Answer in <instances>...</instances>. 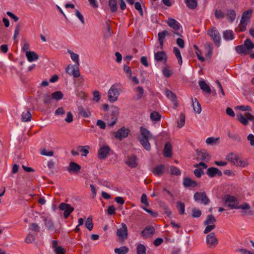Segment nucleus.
Masks as SVG:
<instances>
[{
  "label": "nucleus",
  "instance_id": "f257e3e1",
  "mask_svg": "<svg viewBox=\"0 0 254 254\" xmlns=\"http://www.w3.org/2000/svg\"><path fill=\"white\" fill-rule=\"evenodd\" d=\"M239 201L234 196L230 195H226L225 196V204L230 209H241L243 210L241 212L242 215H253L254 212L251 209V207L249 203H244L241 205H239Z\"/></svg>",
  "mask_w": 254,
  "mask_h": 254
},
{
  "label": "nucleus",
  "instance_id": "f03ea898",
  "mask_svg": "<svg viewBox=\"0 0 254 254\" xmlns=\"http://www.w3.org/2000/svg\"><path fill=\"white\" fill-rule=\"evenodd\" d=\"M119 114V109L116 106H112L111 108L110 113L105 117V119L107 122L108 126L113 127L116 124Z\"/></svg>",
  "mask_w": 254,
  "mask_h": 254
},
{
  "label": "nucleus",
  "instance_id": "7ed1b4c3",
  "mask_svg": "<svg viewBox=\"0 0 254 254\" xmlns=\"http://www.w3.org/2000/svg\"><path fill=\"white\" fill-rule=\"evenodd\" d=\"M252 13L253 10L252 9L246 10L243 13L239 25L240 31L243 32L246 30L247 25L250 20Z\"/></svg>",
  "mask_w": 254,
  "mask_h": 254
},
{
  "label": "nucleus",
  "instance_id": "20e7f679",
  "mask_svg": "<svg viewBox=\"0 0 254 254\" xmlns=\"http://www.w3.org/2000/svg\"><path fill=\"white\" fill-rule=\"evenodd\" d=\"M226 159L237 166L244 167L247 165V163L242 160L235 153H231L227 155Z\"/></svg>",
  "mask_w": 254,
  "mask_h": 254
},
{
  "label": "nucleus",
  "instance_id": "39448f33",
  "mask_svg": "<svg viewBox=\"0 0 254 254\" xmlns=\"http://www.w3.org/2000/svg\"><path fill=\"white\" fill-rule=\"evenodd\" d=\"M208 35L211 37L212 40L217 47L221 44V36L218 30L215 27H213L207 31Z\"/></svg>",
  "mask_w": 254,
  "mask_h": 254
},
{
  "label": "nucleus",
  "instance_id": "423d86ee",
  "mask_svg": "<svg viewBox=\"0 0 254 254\" xmlns=\"http://www.w3.org/2000/svg\"><path fill=\"white\" fill-rule=\"evenodd\" d=\"M108 99L111 102H114L120 94V90L117 88V85H113L108 91Z\"/></svg>",
  "mask_w": 254,
  "mask_h": 254
},
{
  "label": "nucleus",
  "instance_id": "0eeeda50",
  "mask_svg": "<svg viewBox=\"0 0 254 254\" xmlns=\"http://www.w3.org/2000/svg\"><path fill=\"white\" fill-rule=\"evenodd\" d=\"M237 120L243 125H248L249 121L254 122V116L249 113H246L244 115L240 113L237 115Z\"/></svg>",
  "mask_w": 254,
  "mask_h": 254
},
{
  "label": "nucleus",
  "instance_id": "6e6552de",
  "mask_svg": "<svg viewBox=\"0 0 254 254\" xmlns=\"http://www.w3.org/2000/svg\"><path fill=\"white\" fill-rule=\"evenodd\" d=\"M59 208L64 212V216L65 218H67L74 211V208L70 204L64 202L60 203Z\"/></svg>",
  "mask_w": 254,
  "mask_h": 254
},
{
  "label": "nucleus",
  "instance_id": "1a4fd4ad",
  "mask_svg": "<svg viewBox=\"0 0 254 254\" xmlns=\"http://www.w3.org/2000/svg\"><path fill=\"white\" fill-rule=\"evenodd\" d=\"M42 218L43 219L46 227L48 230L52 232L55 231L54 224L52 221V218L49 214L43 213L41 216Z\"/></svg>",
  "mask_w": 254,
  "mask_h": 254
},
{
  "label": "nucleus",
  "instance_id": "9d476101",
  "mask_svg": "<svg viewBox=\"0 0 254 254\" xmlns=\"http://www.w3.org/2000/svg\"><path fill=\"white\" fill-rule=\"evenodd\" d=\"M193 198L196 201L200 202L204 205L208 204L210 201L209 199L204 192H195L194 194Z\"/></svg>",
  "mask_w": 254,
  "mask_h": 254
},
{
  "label": "nucleus",
  "instance_id": "9b49d317",
  "mask_svg": "<svg viewBox=\"0 0 254 254\" xmlns=\"http://www.w3.org/2000/svg\"><path fill=\"white\" fill-rule=\"evenodd\" d=\"M206 242L210 248L215 247L218 243V240L215 237L214 233H211L206 236Z\"/></svg>",
  "mask_w": 254,
  "mask_h": 254
},
{
  "label": "nucleus",
  "instance_id": "f8f14e48",
  "mask_svg": "<svg viewBox=\"0 0 254 254\" xmlns=\"http://www.w3.org/2000/svg\"><path fill=\"white\" fill-rule=\"evenodd\" d=\"M130 130L123 127L114 133L115 138L121 140L127 137Z\"/></svg>",
  "mask_w": 254,
  "mask_h": 254
},
{
  "label": "nucleus",
  "instance_id": "ddd939ff",
  "mask_svg": "<svg viewBox=\"0 0 254 254\" xmlns=\"http://www.w3.org/2000/svg\"><path fill=\"white\" fill-rule=\"evenodd\" d=\"M168 169V167H166L164 165H159L152 169L151 171L154 175L159 177L162 175L166 171H167Z\"/></svg>",
  "mask_w": 254,
  "mask_h": 254
},
{
  "label": "nucleus",
  "instance_id": "4468645a",
  "mask_svg": "<svg viewBox=\"0 0 254 254\" xmlns=\"http://www.w3.org/2000/svg\"><path fill=\"white\" fill-rule=\"evenodd\" d=\"M167 23L168 25L173 29L176 32H174V34L180 36V34L177 32L179 30H180L181 26L179 22H178L176 20L173 18H169Z\"/></svg>",
  "mask_w": 254,
  "mask_h": 254
},
{
  "label": "nucleus",
  "instance_id": "2eb2a0df",
  "mask_svg": "<svg viewBox=\"0 0 254 254\" xmlns=\"http://www.w3.org/2000/svg\"><path fill=\"white\" fill-rule=\"evenodd\" d=\"M117 235L122 240H125L127 238V228L125 224L122 223V228L117 230Z\"/></svg>",
  "mask_w": 254,
  "mask_h": 254
},
{
  "label": "nucleus",
  "instance_id": "dca6fc26",
  "mask_svg": "<svg viewBox=\"0 0 254 254\" xmlns=\"http://www.w3.org/2000/svg\"><path fill=\"white\" fill-rule=\"evenodd\" d=\"M125 162L131 168H134L137 166V158L134 155L127 156L126 158Z\"/></svg>",
  "mask_w": 254,
  "mask_h": 254
},
{
  "label": "nucleus",
  "instance_id": "f3484780",
  "mask_svg": "<svg viewBox=\"0 0 254 254\" xmlns=\"http://www.w3.org/2000/svg\"><path fill=\"white\" fill-rule=\"evenodd\" d=\"M154 60L157 62L165 64L167 60V56L165 52H158L154 54Z\"/></svg>",
  "mask_w": 254,
  "mask_h": 254
},
{
  "label": "nucleus",
  "instance_id": "a211bd4d",
  "mask_svg": "<svg viewBox=\"0 0 254 254\" xmlns=\"http://www.w3.org/2000/svg\"><path fill=\"white\" fill-rule=\"evenodd\" d=\"M155 232L154 227L148 225L146 226L143 230L141 232V235L144 238H147L151 237Z\"/></svg>",
  "mask_w": 254,
  "mask_h": 254
},
{
  "label": "nucleus",
  "instance_id": "6ab92c4d",
  "mask_svg": "<svg viewBox=\"0 0 254 254\" xmlns=\"http://www.w3.org/2000/svg\"><path fill=\"white\" fill-rule=\"evenodd\" d=\"M110 151V148L108 146H104L98 150V157L100 159L106 158Z\"/></svg>",
  "mask_w": 254,
  "mask_h": 254
},
{
  "label": "nucleus",
  "instance_id": "aec40b11",
  "mask_svg": "<svg viewBox=\"0 0 254 254\" xmlns=\"http://www.w3.org/2000/svg\"><path fill=\"white\" fill-rule=\"evenodd\" d=\"M78 66L76 65V67L74 66L70 67V66L68 65L66 69V71L68 74H71L74 77H80V73Z\"/></svg>",
  "mask_w": 254,
  "mask_h": 254
},
{
  "label": "nucleus",
  "instance_id": "412c9836",
  "mask_svg": "<svg viewBox=\"0 0 254 254\" xmlns=\"http://www.w3.org/2000/svg\"><path fill=\"white\" fill-rule=\"evenodd\" d=\"M196 154L197 156V160L199 159L204 161H209L210 159L209 155L204 149H202L199 151L197 150Z\"/></svg>",
  "mask_w": 254,
  "mask_h": 254
},
{
  "label": "nucleus",
  "instance_id": "4be33fe9",
  "mask_svg": "<svg viewBox=\"0 0 254 254\" xmlns=\"http://www.w3.org/2000/svg\"><path fill=\"white\" fill-rule=\"evenodd\" d=\"M207 175L210 177H214L215 175H218L219 176H221L222 173L221 171L215 167L209 168L206 172Z\"/></svg>",
  "mask_w": 254,
  "mask_h": 254
},
{
  "label": "nucleus",
  "instance_id": "5701e85b",
  "mask_svg": "<svg viewBox=\"0 0 254 254\" xmlns=\"http://www.w3.org/2000/svg\"><path fill=\"white\" fill-rule=\"evenodd\" d=\"M81 169V167L77 163L71 162L69 163L67 171L69 173H78Z\"/></svg>",
  "mask_w": 254,
  "mask_h": 254
},
{
  "label": "nucleus",
  "instance_id": "b1692460",
  "mask_svg": "<svg viewBox=\"0 0 254 254\" xmlns=\"http://www.w3.org/2000/svg\"><path fill=\"white\" fill-rule=\"evenodd\" d=\"M140 135L138 137V138H149L151 139L152 137V135L150 131L146 128L141 127H140Z\"/></svg>",
  "mask_w": 254,
  "mask_h": 254
},
{
  "label": "nucleus",
  "instance_id": "393cba45",
  "mask_svg": "<svg viewBox=\"0 0 254 254\" xmlns=\"http://www.w3.org/2000/svg\"><path fill=\"white\" fill-rule=\"evenodd\" d=\"M163 154L166 157L172 156V146L169 142H167L164 146Z\"/></svg>",
  "mask_w": 254,
  "mask_h": 254
},
{
  "label": "nucleus",
  "instance_id": "a878e982",
  "mask_svg": "<svg viewBox=\"0 0 254 254\" xmlns=\"http://www.w3.org/2000/svg\"><path fill=\"white\" fill-rule=\"evenodd\" d=\"M192 103L194 112L196 114H200L201 112V107L196 98H192Z\"/></svg>",
  "mask_w": 254,
  "mask_h": 254
},
{
  "label": "nucleus",
  "instance_id": "bb28decb",
  "mask_svg": "<svg viewBox=\"0 0 254 254\" xmlns=\"http://www.w3.org/2000/svg\"><path fill=\"white\" fill-rule=\"evenodd\" d=\"M223 37L226 41L232 40L234 39V34L231 30H226L223 32Z\"/></svg>",
  "mask_w": 254,
  "mask_h": 254
},
{
  "label": "nucleus",
  "instance_id": "cd10ccee",
  "mask_svg": "<svg viewBox=\"0 0 254 254\" xmlns=\"http://www.w3.org/2000/svg\"><path fill=\"white\" fill-rule=\"evenodd\" d=\"M26 57L30 62L37 61L39 58L38 55L35 52L31 51L27 52L26 53Z\"/></svg>",
  "mask_w": 254,
  "mask_h": 254
},
{
  "label": "nucleus",
  "instance_id": "c85d7f7f",
  "mask_svg": "<svg viewBox=\"0 0 254 254\" xmlns=\"http://www.w3.org/2000/svg\"><path fill=\"white\" fill-rule=\"evenodd\" d=\"M183 184L186 187H195L197 185V183L190 178H185L184 179Z\"/></svg>",
  "mask_w": 254,
  "mask_h": 254
},
{
  "label": "nucleus",
  "instance_id": "c756f323",
  "mask_svg": "<svg viewBox=\"0 0 254 254\" xmlns=\"http://www.w3.org/2000/svg\"><path fill=\"white\" fill-rule=\"evenodd\" d=\"M199 85L201 89L203 91L207 93H211V90L210 87L208 86L207 84L204 80H201L199 81Z\"/></svg>",
  "mask_w": 254,
  "mask_h": 254
},
{
  "label": "nucleus",
  "instance_id": "7c9ffc66",
  "mask_svg": "<svg viewBox=\"0 0 254 254\" xmlns=\"http://www.w3.org/2000/svg\"><path fill=\"white\" fill-rule=\"evenodd\" d=\"M205 50L206 51V57L211 58L213 53V47L212 44L210 42H206L204 44Z\"/></svg>",
  "mask_w": 254,
  "mask_h": 254
},
{
  "label": "nucleus",
  "instance_id": "2f4dec72",
  "mask_svg": "<svg viewBox=\"0 0 254 254\" xmlns=\"http://www.w3.org/2000/svg\"><path fill=\"white\" fill-rule=\"evenodd\" d=\"M149 138H138L139 142L142 145L143 148L147 151H149L151 149L150 144L148 141Z\"/></svg>",
  "mask_w": 254,
  "mask_h": 254
},
{
  "label": "nucleus",
  "instance_id": "473e14b6",
  "mask_svg": "<svg viewBox=\"0 0 254 254\" xmlns=\"http://www.w3.org/2000/svg\"><path fill=\"white\" fill-rule=\"evenodd\" d=\"M169 35V32L166 30H164L158 33V41L161 48L163 46L164 38L166 36H168Z\"/></svg>",
  "mask_w": 254,
  "mask_h": 254
},
{
  "label": "nucleus",
  "instance_id": "72a5a7b5",
  "mask_svg": "<svg viewBox=\"0 0 254 254\" xmlns=\"http://www.w3.org/2000/svg\"><path fill=\"white\" fill-rule=\"evenodd\" d=\"M235 50L239 54L247 55L249 53L244 44L235 47Z\"/></svg>",
  "mask_w": 254,
  "mask_h": 254
},
{
  "label": "nucleus",
  "instance_id": "f704fd0d",
  "mask_svg": "<svg viewBox=\"0 0 254 254\" xmlns=\"http://www.w3.org/2000/svg\"><path fill=\"white\" fill-rule=\"evenodd\" d=\"M67 53L70 55L71 60L76 64L77 66H79V55L73 53L70 50H67Z\"/></svg>",
  "mask_w": 254,
  "mask_h": 254
},
{
  "label": "nucleus",
  "instance_id": "c9c22d12",
  "mask_svg": "<svg viewBox=\"0 0 254 254\" xmlns=\"http://www.w3.org/2000/svg\"><path fill=\"white\" fill-rule=\"evenodd\" d=\"M216 222V219L213 215L211 214L207 216L206 220L203 222V224L204 225H212L215 224Z\"/></svg>",
  "mask_w": 254,
  "mask_h": 254
},
{
  "label": "nucleus",
  "instance_id": "e433bc0d",
  "mask_svg": "<svg viewBox=\"0 0 254 254\" xmlns=\"http://www.w3.org/2000/svg\"><path fill=\"white\" fill-rule=\"evenodd\" d=\"M228 19L231 22H233L236 18V12L233 9H228L227 14Z\"/></svg>",
  "mask_w": 254,
  "mask_h": 254
},
{
  "label": "nucleus",
  "instance_id": "4c0bfd02",
  "mask_svg": "<svg viewBox=\"0 0 254 254\" xmlns=\"http://www.w3.org/2000/svg\"><path fill=\"white\" fill-rule=\"evenodd\" d=\"M32 115L29 110H26L22 113L21 120L22 122H29L31 120Z\"/></svg>",
  "mask_w": 254,
  "mask_h": 254
},
{
  "label": "nucleus",
  "instance_id": "58836bf2",
  "mask_svg": "<svg viewBox=\"0 0 254 254\" xmlns=\"http://www.w3.org/2000/svg\"><path fill=\"white\" fill-rule=\"evenodd\" d=\"M243 44L249 53L254 48V44L250 39L245 40Z\"/></svg>",
  "mask_w": 254,
  "mask_h": 254
},
{
  "label": "nucleus",
  "instance_id": "ea45409f",
  "mask_svg": "<svg viewBox=\"0 0 254 254\" xmlns=\"http://www.w3.org/2000/svg\"><path fill=\"white\" fill-rule=\"evenodd\" d=\"M167 171L172 175L176 176L180 175L181 173V171L177 167L174 166H170L169 171L168 168Z\"/></svg>",
  "mask_w": 254,
  "mask_h": 254
},
{
  "label": "nucleus",
  "instance_id": "a19ab883",
  "mask_svg": "<svg viewBox=\"0 0 254 254\" xmlns=\"http://www.w3.org/2000/svg\"><path fill=\"white\" fill-rule=\"evenodd\" d=\"M173 52L178 59L179 64L181 65L183 63V61L180 50L178 48L174 47L173 48Z\"/></svg>",
  "mask_w": 254,
  "mask_h": 254
},
{
  "label": "nucleus",
  "instance_id": "79ce46f5",
  "mask_svg": "<svg viewBox=\"0 0 254 254\" xmlns=\"http://www.w3.org/2000/svg\"><path fill=\"white\" fill-rule=\"evenodd\" d=\"M136 254H146V249L144 245L139 244L137 245Z\"/></svg>",
  "mask_w": 254,
  "mask_h": 254
},
{
  "label": "nucleus",
  "instance_id": "37998d69",
  "mask_svg": "<svg viewBox=\"0 0 254 254\" xmlns=\"http://www.w3.org/2000/svg\"><path fill=\"white\" fill-rule=\"evenodd\" d=\"M187 6L190 9H194L197 5L196 0H185Z\"/></svg>",
  "mask_w": 254,
  "mask_h": 254
},
{
  "label": "nucleus",
  "instance_id": "c03bdc74",
  "mask_svg": "<svg viewBox=\"0 0 254 254\" xmlns=\"http://www.w3.org/2000/svg\"><path fill=\"white\" fill-rule=\"evenodd\" d=\"M227 135L230 138L233 140L237 141L238 142L241 141V138L239 135L232 133L230 130L227 131Z\"/></svg>",
  "mask_w": 254,
  "mask_h": 254
},
{
  "label": "nucleus",
  "instance_id": "a18cd8bd",
  "mask_svg": "<svg viewBox=\"0 0 254 254\" xmlns=\"http://www.w3.org/2000/svg\"><path fill=\"white\" fill-rule=\"evenodd\" d=\"M165 95L167 97L170 99L172 102H176V96L175 94L171 91L169 90V89H167L165 91Z\"/></svg>",
  "mask_w": 254,
  "mask_h": 254
},
{
  "label": "nucleus",
  "instance_id": "49530a36",
  "mask_svg": "<svg viewBox=\"0 0 254 254\" xmlns=\"http://www.w3.org/2000/svg\"><path fill=\"white\" fill-rule=\"evenodd\" d=\"M128 252V249L125 246H123L119 248H116L115 249V253L118 254H127Z\"/></svg>",
  "mask_w": 254,
  "mask_h": 254
},
{
  "label": "nucleus",
  "instance_id": "de8ad7c7",
  "mask_svg": "<svg viewBox=\"0 0 254 254\" xmlns=\"http://www.w3.org/2000/svg\"><path fill=\"white\" fill-rule=\"evenodd\" d=\"M44 103L45 105H48L51 104L53 98L52 95L49 94H45L43 96Z\"/></svg>",
  "mask_w": 254,
  "mask_h": 254
},
{
  "label": "nucleus",
  "instance_id": "09e8293b",
  "mask_svg": "<svg viewBox=\"0 0 254 254\" xmlns=\"http://www.w3.org/2000/svg\"><path fill=\"white\" fill-rule=\"evenodd\" d=\"M185 116L184 114L181 113L179 116V119L178 121V127L179 128L182 127L185 124Z\"/></svg>",
  "mask_w": 254,
  "mask_h": 254
},
{
  "label": "nucleus",
  "instance_id": "8fccbe9b",
  "mask_svg": "<svg viewBox=\"0 0 254 254\" xmlns=\"http://www.w3.org/2000/svg\"><path fill=\"white\" fill-rule=\"evenodd\" d=\"M52 97L53 99L58 101L63 99L64 95L61 91H58L53 93L52 94Z\"/></svg>",
  "mask_w": 254,
  "mask_h": 254
},
{
  "label": "nucleus",
  "instance_id": "3c124183",
  "mask_svg": "<svg viewBox=\"0 0 254 254\" xmlns=\"http://www.w3.org/2000/svg\"><path fill=\"white\" fill-rule=\"evenodd\" d=\"M89 148V146H79L77 149L80 152L83 153L82 154L83 156H86L87 154L89 153L88 149Z\"/></svg>",
  "mask_w": 254,
  "mask_h": 254
},
{
  "label": "nucleus",
  "instance_id": "603ef678",
  "mask_svg": "<svg viewBox=\"0 0 254 254\" xmlns=\"http://www.w3.org/2000/svg\"><path fill=\"white\" fill-rule=\"evenodd\" d=\"M176 207L179 210V213L183 215L185 213V204L181 201H178L177 203Z\"/></svg>",
  "mask_w": 254,
  "mask_h": 254
},
{
  "label": "nucleus",
  "instance_id": "864d4df0",
  "mask_svg": "<svg viewBox=\"0 0 254 254\" xmlns=\"http://www.w3.org/2000/svg\"><path fill=\"white\" fill-rule=\"evenodd\" d=\"M109 5L112 12H116L117 10L116 0H109Z\"/></svg>",
  "mask_w": 254,
  "mask_h": 254
},
{
  "label": "nucleus",
  "instance_id": "5fc2aeb1",
  "mask_svg": "<svg viewBox=\"0 0 254 254\" xmlns=\"http://www.w3.org/2000/svg\"><path fill=\"white\" fill-rule=\"evenodd\" d=\"M85 226L89 231H91L93 229V224L92 217H89L86 219Z\"/></svg>",
  "mask_w": 254,
  "mask_h": 254
},
{
  "label": "nucleus",
  "instance_id": "6e6d98bb",
  "mask_svg": "<svg viewBox=\"0 0 254 254\" xmlns=\"http://www.w3.org/2000/svg\"><path fill=\"white\" fill-rule=\"evenodd\" d=\"M135 91L138 92V93L136 94L135 100H139L142 97L144 93V90L142 87L139 86L137 88L135 89Z\"/></svg>",
  "mask_w": 254,
  "mask_h": 254
},
{
  "label": "nucleus",
  "instance_id": "4d7b16f0",
  "mask_svg": "<svg viewBox=\"0 0 254 254\" xmlns=\"http://www.w3.org/2000/svg\"><path fill=\"white\" fill-rule=\"evenodd\" d=\"M150 119L152 121H158L161 119V116L157 112H153L150 114Z\"/></svg>",
  "mask_w": 254,
  "mask_h": 254
},
{
  "label": "nucleus",
  "instance_id": "13d9d810",
  "mask_svg": "<svg viewBox=\"0 0 254 254\" xmlns=\"http://www.w3.org/2000/svg\"><path fill=\"white\" fill-rule=\"evenodd\" d=\"M215 16L217 19H222L225 17L224 12L221 9H216L215 11Z\"/></svg>",
  "mask_w": 254,
  "mask_h": 254
},
{
  "label": "nucleus",
  "instance_id": "bf43d9fd",
  "mask_svg": "<svg viewBox=\"0 0 254 254\" xmlns=\"http://www.w3.org/2000/svg\"><path fill=\"white\" fill-rule=\"evenodd\" d=\"M40 153L41 155L46 156H52L54 155L53 151H48L45 148H42Z\"/></svg>",
  "mask_w": 254,
  "mask_h": 254
},
{
  "label": "nucleus",
  "instance_id": "052dcab7",
  "mask_svg": "<svg viewBox=\"0 0 254 254\" xmlns=\"http://www.w3.org/2000/svg\"><path fill=\"white\" fill-rule=\"evenodd\" d=\"M79 113L84 118H88L91 114L88 109L84 110L83 108L79 109Z\"/></svg>",
  "mask_w": 254,
  "mask_h": 254
},
{
  "label": "nucleus",
  "instance_id": "680f3d73",
  "mask_svg": "<svg viewBox=\"0 0 254 254\" xmlns=\"http://www.w3.org/2000/svg\"><path fill=\"white\" fill-rule=\"evenodd\" d=\"M36 235L29 233L26 236L25 242L26 243H32L35 239Z\"/></svg>",
  "mask_w": 254,
  "mask_h": 254
},
{
  "label": "nucleus",
  "instance_id": "e2e57ef3",
  "mask_svg": "<svg viewBox=\"0 0 254 254\" xmlns=\"http://www.w3.org/2000/svg\"><path fill=\"white\" fill-rule=\"evenodd\" d=\"M29 229L32 231H34L36 234L40 231V227L36 223H31L29 225Z\"/></svg>",
  "mask_w": 254,
  "mask_h": 254
},
{
  "label": "nucleus",
  "instance_id": "0e129e2a",
  "mask_svg": "<svg viewBox=\"0 0 254 254\" xmlns=\"http://www.w3.org/2000/svg\"><path fill=\"white\" fill-rule=\"evenodd\" d=\"M201 215V212L200 210L193 208L192 210V216L194 218L199 217Z\"/></svg>",
  "mask_w": 254,
  "mask_h": 254
},
{
  "label": "nucleus",
  "instance_id": "69168bd1",
  "mask_svg": "<svg viewBox=\"0 0 254 254\" xmlns=\"http://www.w3.org/2000/svg\"><path fill=\"white\" fill-rule=\"evenodd\" d=\"M124 71L127 74V77L130 78L132 74V72L130 67L127 65H124Z\"/></svg>",
  "mask_w": 254,
  "mask_h": 254
},
{
  "label": "nucleus",
  "instance_id": "338daca9",
  "mask_svg": "<svg viewBox=\"0 0 254 254\" xmlns=\"http://www.w3.org/2000/svg\"><path fill=\"white\" fill-rule=\"evenodd\" d=\"M206 226H207L205 228L204 232H203V233L204 234L208 233L209 232H210L211 231H212L213 230H214L216 227L215 224L208 225H206Z\"/></svg>",
  "mask_w": 254,
  "mask_h": 254
},
{
  "label": "nucleus",
  "instance_id": "774afa93",
  "mask_svg": "<svg viewBox=\"0 0 254 254\" xmlns=\"http://www.w3.org/2000/svg\"><path fill=\"white\" fill-rule=\"evenodd\" d=\"M163 74L166 77H169L172 75V71L168 67H164L162 70Z\"/></svg>",
  "mask_w": 254,
  "mask_h": 254
}]
</instances>
